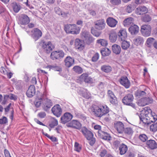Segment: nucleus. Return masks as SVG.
Wrapping results in <instances>:
<instances>
[{"instance_id":"49","label":"nucleus","mask_w":157,"mask_h":157,"mask_svg":"<svg viewBox=\"0 0 157 157\" xmlns=\"http://www.w3.org/2000/svg\"><path fill=\"white\" fill-rule=\"evenodd\" d=\"M150 130L154 132L157 131V122L155 124H153L150 126Z\"/></svg>"},{"instance_id":"38","label":"nucleus","mask_w":157,"mask_h":157,"mask_svg":"<svg viewBox=\"0 0 157 157\" xmlns=\"http://www.w3.org/2000/svg\"><path fill=\"white\" fill-rule=\"evenodd\" d=\"M102 55L104 56H108L111 53V51L108 48H105L101 51Z\"/></svg>"},{"instance_id":"46","label":"nucleus","mask_w":157,"mask_h":157,"mask_svg":"<svg viewBox=\"0 0 157 157\" xmlns=\"http://www.w3.org/2000/svg\"><path fill=\"white\" fill-rule=\"evenodd\" d=\"M155 40V39L152 37H149L147 39L146 43L147 46L149 47H151L152 45L154 43V41Z\"/></svg>"},{"instance_id":"25","label":"nucleus","mask_w":157,"mask_h":157,"mask_svg":"<svg viewBox=\"0 0 157 157\" xmlns=\"http://www.w3.org/2000/svg\"><path fill=\"white\" fill-rule=\"evenodd\" d=\"M118 35L119 39L121 41L126 40L127 38V33L126 30L125 29H122L120 30L118 33Z\"/></svg>"},{"instance_id":"13","label":"nucleus","mask_w":157,"mask_h":157,"mask_svg":"<svg viewBox=\"0 0 157 157\" xmlns=\"http://www.w3.org/2000/svg\"><path fill=\"white\" fill-rule=\"evenodd\" d=\"M95 28L98 30L104 29L105 26V23L104 19H101L97 21L94 22Z\"/></svg>"},{"instance_id":"64","label":"nucleus","mask_w":157,"mask_h":157,"mask_svg":"<svg viewBox=\"0 0 157 157\" xmlns=\"http://www.w3.org/2000/svg\"><path fill=\"white\" fill-rule=\"evenodd\" d=\"M4 154L5 157H11L9 151L7 149L4 150Z\"/></svg>"},{"instance_id":"16","label":"nucleus","mask_w":157,"mask_h":157,"mask_svg":"<svg viewBox=\"0 0 157 157\" xmlns=\"http://www.w3.org/2000/svg\"><path fill=\"white\" fill-rule=\"evenodd\" d=\"M114 127L119 133L121 134L123 132L124 125L121 122L119 121L115 123Z\"/></svg>"},{"instance_id":"62","label":"nucleus","mask_w":157,"mask_h":157,"mask_svg":"<svg viewBox=\"0 0 157 157\" xmlns=\"http://www.w3.org/2000/svg\"><path fill=\"white\" fill-rule=\"evenodd\" d=\"M11 105V103H10L9 105L6 108H4L5 111L6 112V114L8 112L9 110L10 109V107Z\"/></svg>"},{"instance_id":"61","label":"nucleus","mask_w":157,"mask_h":157,"mask_svg":"<svg viewBox=\"0 0 157 157\" xmlns=\"http://www.w3.org/2000/svg\"><path fill=\"white\" fill-rule=\"evenodd\" d=\"M108 94L109 98H111L115 96L113 92L110 90L108 91Z\"/></svg>"},{"instance_id":"23","label":"nucleus","mask_w":157,"mask_h":157,"mask_svg":"<svg viewBox=\"0 0 157 157\" xmlns=\"http://www.w3.org/2000/svg\"><path fill=\"white\" fill-rule=\"evenodd\" d=\"M35 92V86L33 85H30L26 92V95L29 98H31L34 95Z\"/></svg>"},{"instance_id":"41","label":"nucleus","mask_w":157,"mask_h":157,"mask_svg":"<svg viewBox=\"0 0 157 157\" xmlns=\"http://www.w3.org/2000/svg\"><path fill=\"white\" fill-rule=\"evenodd\" d=\"M109 39L112 42H115L117 40V34L115 33H112L109 34Z\"/></svg>"},{"instance_id":"26","label":"nucleus","mask_w":157,"mask_h":157,"mask_svg":"<svg viewBox=\"0 0 157 157\" xmlns=\"http://www.w3.org/2000/svg\"><path fill=\"white\" fill-rule=\"evenodd\" d=\"M136 13L138 15H141L146 13L147 9L145 6H139L136 10Z\"/></svg>"},{"instance_id":"28","label":"nucleus","mask_w":157,"mask_h":157,"mask_svg":"<svg viewBox=\"0 0 157 157\" xmlns=\"http://www.w3.org/2000/svg\"><path fill=\"white\" fill-rule=\"evenodd\" d=\"M108 25L110 27H115L117 23V21L113 17H109L106 20Z\"/></svg>"},{"instance_id":"59","label":"nucleus","mask_w":157,"mask_h":157,"mask_svg":"<svg viewBox=\"0 0 157 157\" xmlns=\"http://www.w3.org/2000/svg\"><path fill=\"white\" fill-rule=\"evenodd\" d=\"M107 153V151L106 150H102L100 152V155L101 157H104L105 155Z\"/></svg>"},{"instance_id":"44","label":"nucleus","mask_w":157,"mask_h":157,"mask_svg":"<svg viewBox=\"0 0 157 157\" xmlns=\"http://www.w3.org/2000/svg\"><path fill=\"white\" fill-rule=\"evenodd\" d=\"M90 35V32L86 30L82 31L81 33L82 38L84 39V40L87 38Z\"/></svg>"},{"instance_id":"19","label":"nucleus","mask_w":157,"mask_h":157,"mask_svg":"<svg viewBox=\"0 0 157 157\" xmlns=\"http://www.w3.org/2000/svg\"><path fill=\"white\" fill-rule=\"evenodd\" d=\"M139 105L140 106H144L146 105L151 103L152 99L149 97H145L141 98L140 100Z\"/></svg>"},{"instance_id":"60","label":"nucleus","mask_w":157,"mask_h":157,"mask_svg":"<svg viewBox=\"0 0 157 157\" xmlns=\"http://www.w3.org/2000/svg\"><path fill=\"white\" fill-rule=\"evenodd\" d=\"M9 98L11 100H16L17 99V98L16 96L12 94H10L9 95H8Z\"/></svg>"},{"instance_id":"29","label":"nucleus","mask_w":157,"mask_h":157,"mask_svg":"<svg viewBox=\"0 0 157 157\" xmlns=\"http://www.w3.org/2000/svg\"><path fill=\"white\" fill-rule=\"evenodd\" d=\"M139 28L136 25L131 26L128 29L129 32L132 35L137 34L139 32Z\"/></svg>"},{"instance_id":"47","label":"nucleus","mask_w":157,"mask_h":157,"mask_svg":"<svg viewBox=\"0 0 157 157\" xmlns=\"http://www.w3.org/2000/svg\"><path fill=\"white\" fill-rule=\"evenodd\" d=\"M121 0H110V3L113 6H118L121 3Z\"/></svg>"},{"instance_id":"27","label":"nucleus","mask_w":157,"mask_h":157,"mask_svg":"<svg viewBox=\"0 0 157 157\" xmlns=\"http://www.w3.org/2000/svg\"><path fill=\"white\" fill-rule=\"evenodd\" d=\"M143 38L140 36H137L135 37L133 40V43L136 46L140 45L142 44L144 42Z\"/></svg>"},{"instance_id":"7","label":"nucleus","mask_w":157,"mask_h":157,"mask_svg":"<svg viewBox=\"0 0 157 157\" xmlns=\"http://www.w3.org/2000/svg\"><path fill=\"white\" fill-rule=\"evenodd\" d=\"M64 56V53L62 50H58L52 52L51 55V58L53 60L60 59Z\"/></svg>"},{"instance_id":"10","label":"nucleus","mask_w":157,"mask_h":157,"mask_svg":"<svg viewBox=\"0 0 157 157\" xmlns=\"http://www.w3.org/2000/svg\"><path fill=\"white\" fill-rule=\"evenodd\" d=\"M42 104V107L43 109L47 111L52 106L53 103L51 100L47 98H45L44 96Z\"/></svg>"},{"instance_id":"51","label":"nucleus","mask_w":157,"mask_h":157,"mask_svg":"<svg viewBox=\"0 0 157 157\" xmlns=\"http://www.w3.org/2000/svg\"><path fill=\"white\" fill-rule=\"evenodd\" d=\"M81 149L80 145L77 142H75V150L78 152H79Z\"/></svg>"},{"instance_id":"43","label":"nucleus","mask_w":157,"mask_h":157,"mask_svg":"<svg viewBox=\"0 0 157 157\" xmlns=\"http://www.w3.org/2000/svg\"><path fill=\"white\" fill-rule=\"evenodd\" d=\"M97 43L103 46H105L108 44L107 41L104 39H100L97 40Z\"/></svg>"},{"instance_id":"8","label":"nucleus","mask_w":157,"mask_h":157,"mask_svg":"<svg viewBox=\"0 0 157 157\" xmlns=\"http://www.w3.org/2000/svg\"><path fill=\"white\" fill-rule=\"evenodd\" d=\"M151 28L149 25H143L141 28L140 31L142 35L145 36L150 35Z\"/></svg>"},{"instance_id":"22","label":"nucleus","mask_w":157,"mask_h":157,"mask_svg":"<svg viewBox=\"0 0 157 157\" xmlns=\"http://www.w3.org/2000/svg\"><path fill=\"white\" fill-rule=\"evenodd\" d=\"M120 82L126 88H128L130 85V82L128 78L126 76L122 77L120 79Z\"/></svg>"},{"instance_id":"36","label":"nucleus","mask_w":157,"mask_h":157,"mask_svg":"<svg viewBox=\"0 0 157 157\" xmlns=\"http://www.w3.org/2000/svg\"><path fill=\"white\" fill-rule=\"evenodd\" d=\"M136 4L133 3L129 5L126 7V10L128 13H131L136 7Z\"/></svg>"},{"instance_id":"6","label":"nucleus","mask_w":157,"mask_h":157,"mask_svg":"<svg viewBox=\"0 0 157 157\" xmlns=\"http://www.w3.org/2000/svg\"><path fill=\"white\" fill-rule=\"evenodd\" d=\"M40 44L44 52L47 54L50 53L54 48V46L50 41L41 42Z\"/></svg>"},{"instance_id":"48","label":"nucleus","mask_w":157,"mask_h":157,"mask_svg":"<svg viewBox=\"0 0 157 157\" xmlns=\"http://www.w3.org/2000/svg\"><path fill=\"white\" fill-rule=\"evenodd\" d=\"M145 92L143 91L137 90L135 93V96L140 98V97L144 95Z\"/></svg>"},{"instance_id":"33","label":"nucleus","mask_w":157,"mask_h":157,"mask_svg":"<svg viewBox=\"0 0 157 157\" xmlns=\"http://www.w3.org/2000/svg\"><path fill=\"white\" fill-rule=\"evenodd\" d=\"M133 18L129 17L125 19L123 22V24L124 26L128 27L129 25L132 23Z\"/></svg>"},{"instance_id":"55","label":"nucleus","mask_w":157,"mask_h":157,"mask_svg":"<svg viewBox=\"0 0 157 157\" xmlns=\"http://www.w3.org/2000/svg\"><path fill=\"white\" fill-rule=\"evenodd\" d=\"M99 57V54L98 53H96L92 57V60L94 62H96L98 59Z\"/></svg>"},{"instance_id":"30","label":"nucleus","mask_w":157,"mask_h":157,"mask_svg":"<svg viewBox=\"0 0 157 157\" xmlns=\"http://www.w3.org/2000/svg\"><path fill=\"white\" fill-rule=\"evenodd\" d=\"M119 150L120 154L124 155L125 154L128 150L127 146L122 143L119 145Z\"/></svg>"},{"instance_id":"4","label":"nucleus","mask_w":157,"mask_h":157,"mask_svg":"<svg viewBox=\"0 0 157 157\" xmlns=\"http://www.w3.org/2000/svg\"><path fill=\"white\" fill-rule=\"evenodd\" d=\"M64 29L66 33L72 34H78L80 29L75 24H67L64 26Z\"/></svg>"},{"instance_id":"42","label":"nucleus","mask_w":157,"mask_h":157,"mask_svg":"<svg viewBox=\"0 0 157 157\" xmlns=\"http://www.w3.org/2000/svg\"><path fill=\"white\" fill-rule=\"evenodd\" d=\"M84 41L87 44L90 45L94 41V39L90 34Z\"/></svg>"},{"instance_id":"18","label":"nucleus","mask_w":157,"mask_h":157,"mask_svg":"<svg viewBox=\"0 0 157 157\" xmlns=\"http://www.w3.org/2000/svg\"><path fill=\"white\" fill-rule=\"evenodd\" d=\"M79 79L80 81L84 82L86 83H90L93 81L92 78L89 76L86 73H84L81 75Z\"/></svg>"},{"instance_id":"35","label":"nucleus","mask_w":157,"mask_h":157,"mask_svg":"<svg viewBox=\"0 0 157 157\" xmlns=\"http://www.w3.org/2000/svg\"><path fill=\"white\" fill-rule=\"evenodd\" d=\"M123 132L126 135L130 136H132L133 133L132 129L130 127H127L124 128Z\"/></svg>"},{"instance_id":"9","label":"nucleus","mask_w":157,"mask_h":157,"mask_svg":"<svg viewBox=\"0 0 157 157\" xmlns=\"http://www.w3.org/2000/svg\"><path fill=\"white\" fill-rule=\"evenodd\" d=\"M30 35L35 41H36L42 36V33L39 29L35 28L31 31Z\"/></svg>"},{"instance_id":"58","label":"nucleus","mask_w":157,"mask_h":157,"mask_svg":"<svg viewBox=\"0 0 157 157\" xmlns=\"http://www.w3.org/2000/svg\"><path fill=\"white\" fill-rule=\"evenodd\" d=\"M104 87V83L102 82H100L98 85V88L100 90H103Z\"/></svg>"},{"instance_id":"50","label":"nucleus","mask_w":157,"mask_h":157,"mask_svg":"<svg viewBox=\"0 0 157 157\" xmlns=\"http://www.w3.org/2000/svg\"><path fill=\"white\" fill-rule=\"evenodd\" d=\"M109 99L110 102L112 104L115 105L117 104V98L116 97V96L111 98H109Z\"/></svg>"},{"instance_id":"5","label":"nucleus","mask_w":157,"mask_h":157,"mask_svg":"<svg viewBox=\"0 0 157 157\" xmlns=\"http://www.w3.org/2000/svg\"><path fill=\"white\" fill-rule=\"evenodd\" d=\"M134 97L132 94H126L122 99V102L124 105H129L135 108V104L132 103Z\"/></svg>"},{"instance_id":"57","label":"nucleus","mask_w":157,"mask_h":157,"mask_svg":"<svg viewBox=\"0 0 157 157\" xmlns=\"http://www.w3.org/2000/svg\"><path fill=\"white\" fill-rule=\"evenodd\" d=\"M46 116V114L45 112H42L38 113V116L41 118H44Z\"/></svg>"},{"instance_id":"24","label":"nucleus","mask_w":157,"mask_h":157,"mask_svg":"<svg viewBox=\"0 0 157 157\" xmlns=\"http://www.w3.org/2000/svg\"><path fill=\"white\" fill-rule=\"evenodd\" d=\"M65 65L66 67H70L74 63V59L70 56H67L64 60Z\"/></svg>"},{"instance_id":"56","label":"nucleus","mask_w":157,"mask_h":157,"mask_svg":"<svg viewBox=\"0 0 157 157\" xmlns=\"http://www.w3.org/2000/svg\"><path fill=\"white\" fill-rule=\"evenodd\" d=\"M8 122L7 118L5 117H3L2 119H0V124H4Z\"/></svg>"},{"instance_id":"45","label":"nucleus","mask_w":157,"mask_h":157,"mask_svg":"<svg viewBox=\"0 0 157 157\" xmlns=\"http://www.w3.org/2000/svg\"><path fill=\"white\" fill-rule=\"evenodd\" d=\"M73 69L75 72L78 74H80L83 72V70L82 68L78 66H74L73 67Z\"/></svg>"},{"instance_id":"63","label":"nucleus","mask_w":157,"mask_h":157,"mask_svg":"<svg viewBox=\"0 0 157 157\" xmlns=\"http://www.w3.org/2000/svg\"><path fill=\"white\" fill-rule=\"evenodd\" d=\"M101 126L99 125H95L94 126V128L95 129H96V130H98V132L99 131H102L101 130Z\"/></svg>"},{"instance_id":"14","label":"nucleus","mask_w":157,"mask_h":157,"mask_svg":"<svg viewBox=\"0 0 157 157\" xmlns=\"http://www.w3.org/2000/svg\"><path fill=\"white\" fill-rule=\"evenodd\" d=\"M30 22V19L26 14H22L19 17L18 23L21 25H26Z\"/></svg>"},{"instance_id":"52","label":"nucleus","mask_w":157,"mask_h":157,"mask_svg":"<svg viewBox=\"0 0 157 157\" xmlns=\"http://www.w3.org/2000/svg\"><path fill=\"white\" fill-rule=\"evenodd\" d=\"M151 18L148 14H145L143 18V20L145 22H148L151 21Z\"/></svg>"},{"instance_id":"21","label":"nucleus","mask_w":157,"mask_h":157,"mask_svg":"<svg viewBox=\"0 0 157 157\" xmlns=\"http://www.w3.org/2000/svg\"><path fill=\"white\" fill-rule=\"evenodd\" d=\"M98 136L102 139L107 141L110 140L111 139V137L109 133L102 131H99Z\"/></svg>"},{"instance_id":"12","label":"nucleus","mask_w":157,"mask_h":157,"mask_svg":"<svg viewBox=\"0 0 157 157\" xmlns=\"http://www.w3.org/2000/svg\"><path fill=\"white\" fill-rule=\"evenodd\" d=\"M68 127H71L73 128L79 129L81 127V124L78 121L73 120L67 124Z\"/></svg>"},{"instance_id":"1","label":"nucleus","mask_w":157,"mask_h":157,"mask_svg":"<svg viewBox=\"0 0 157 157\" xmlns=\"http://www.w3.org/2000/svg\"><path fill=\"white\" fill-rule=\"evenodd\" d=\"M140 120L143 123L148 125H150L151 123L157 120V116L154 113H152L150 108L142 110L139 115Z\"/></svg>"},{"instance_id":"31","label":"nucleus","mask_w":157,"mask_h":157,"mask_svg":"<svg viewBox=\"0 0 157 157\" xmlns=\"http://www.w3.org/2000/svg\"><path fill=\"white\" fill-rule=\"evenodd\" d=\"M112 49L113 52L117 55L119 54L121 52L120 46L117 44L113 45L112 46Z\"/></svg>"},{"instance_id":"15","label":"nucleus","mask_w":157,"mask_h":157,"mask_svg":"<svg viewBox=\"0 0 157 157\" xmlns=\"http://www.w3.org/2000/svg\"><path fill=\"white\" fill-rule=\"evenodd\" d=\"M75 47L79 51H82L85 47L84 42L83 40L77 38L75 42Z\"/></svg>"},{"instance_id":"40","label":"nucleus","mask_w":157,"mask_h":157,"mask_svg":"<svg viewBox=\"0 0 157 157\" xmlns=\"http://www.w3.org/2000/svg\"><path fill=\"white\" fill-rule=\"evenodd\" d=\"M139 139L142 142L146 143L149 138L146 134H143L139 135Z\"/></svg>"},{"instance_id":"54","label":"nucleus","mask_w":157,"mask_h":157,"mask_svg":"<svg viewBox=\"0 0 157 157\" xmlns=\"http://www.w3.org/2000/svg\"><path fill=\"white\" fill-rule=\"evenodd\" d=\"M58 122L56 120H55L52 121L51 123L49 124V126L51 128H53L54 127L58 125Z\"/></svg>"},{"instance_id":"11","label":"nucleus","mask_w":157,"mask_h":157,"mask_svg":"<svg viewBox=\"0 0 157 157\" xmlns=\"http://www.w3.org/2000/svg\"><path fill=\"white\" fill-rule=\"evenodd\" d=\"M51 110L53 114L57 117H59L62 114V109L59 104L55 105Z\"/></svg>"},{"instance_id":"3","label":"nucleus","mask_w":157,"mask_h":157,"mask_svg":"<svg viewBox=\"0 0 157 157\" xmlns=\"http://www.w3.org/2000/svg\"><path fill=\"white\" fill-rule=\"evenodd\" d=\"M81 132L88 140H90V145L93 146L95 143L96 140L95 139L93 138L94 134L92 132L85 127L82 128Z\"/></svg>"},{"instance_id":"20","label":"nucleus","mask_w":157,"mask_h":157,"mask_svg":"<svg viewBox=\"0 0 157 157\" xmlns=\"http://www.w3.org/2000/svg\"><path fill=\"white\" fill-rule=\"evenodd\" d=\"M148 147L151 149H154L157 148V143L154 140L149 139L146 143Z\"/></svg>"},{"instance_id":"37","label":"nucleus","mask_w":157,"mask_h":157,"mask_svg":"<svg viewBox=\"0 0 157 157\" xmlns=\"http://www.w3.org/2000/svg\"><path fill=\"white\" fill-rule=\"evenodd\" d=\"M112 67L109 66L105 65L102 66L101 67V70L105 73H109L112 71Z\"/></svg>"},{"instance_id":"2","label":"nucleus","mask_w":157,"mask_h":157,"mask_svg":"<svg viewBox=\"0 0 157 157\" xmlns=\"http://www.w3.org/2000/svg\"><path fill=\"white\" fill-rule=\"evenodd\" d=\"M92 111L96 116L101 117L109 112V108L106 105L102 106L101 107L94 105L93 106Z\"/></svg>"},{"instance_id":"32","label":"nucleus","mask_w":157,"mask_h":157,"mask_svg":"<svg viewBox=\"0 0 157 157\" xmlns=\"http://www.w3.org/2000/svg\"><path fill=\"white\" fill-rule=\"evenodd\" d=\"M44 97V95L42 94L40 97H38L36 99L34 104L36 107H39L41 104L42 103Z\"/></svg>"},{"instance_id":"34","label":"nucleus","mask_w":157,"mask_h":157,"mask_svg":"<svg viewBox=\"0 0 157 157\" xmlns=\"http://www.w3.org/2000/svg\"><path fill=\"white\" fill-rule=\"evenodd\" d=\"M12 6L13 11L15 13L18 12L21 9V7L19 4L15 2H13Z\"/></svg>"},{"instance_id":"53","label":"nucleus","mask_w":157,"mask_h":157,"mask_svg":"<svg viewBox=\"0 0 157 157\" xmlns=\"http://www.w3.org/2000/svg\"><path fill=\"white\" fill-rule=\"evenodd\" d=\"M91 33L93 35L96 37L99 36L101 34V33L93 29H91Z\"/></svg>"},{"instance_id":"39","label":"nucleus","mask_w":157,"mask_h":157,"mask_svg":"<svg viewBox=\"0 0 157 157\" xmlns=\"http://www.w3.org/2000/svg\"><path fill=\"white\" fill-rule=\"evenodd\" d=\"M121 46L123 49L127 50L128 48L130 45L129 42L125 40L122 41Z\"/></svg>"},{"instance_id":"17","label":"nucleus","mask_w":157,"mask_h":157,"mask_svg":"<svg viewBox=\"0 0 157 157\" xmlns=\"http://www.w3.org/2000/svg\"><path fill=\"white\" fill-rule=\"evenodd\" d=\"M72 117V115L70 113H66L61 117V123L63 124H65L69 121Z\"/></svg>"}]
</instances>
